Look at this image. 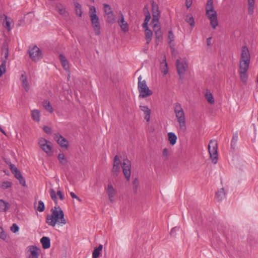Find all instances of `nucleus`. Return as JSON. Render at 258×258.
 <instances>
[{"label":"nucleus","mask_w":258,"mask_h":258,"mask_svg":"<svg viewBox=\"0 0 258 258\" xmlns=\"http://www.w3.org/2000/svg\"><path fill=\"white\" fill-rule=\"evenodd\" d=\"M51 214L47 215L46 217V222L49 225L54 227L56 223L66 224L67 221L64 218L63 211L59 206L55 207L51 209Z\"/></svg>","instance_id":"obj_1"},{"label":"nucleus","mask_w":258,"mask_h":258,"mask_svg":"<svg viewBox=\"0 0 258 258\" xmlns=\"http://www.w3.org/2000/svg\"><path fill=\"white\" fill-rule=\"evenodd\" d=\"M206 15L210 20L212 27L215 29L218 25L217 12L214 10L213 0H208L206 6Z\"/></svg>","instance_id":"obj_2"},{"label":"nucleus","mask_w":258,"mask_h":258,"mask_svg":"<svg viewBox=\"0 0 258 258\" xmlns=\"http://www.w3.org/2000/svg\"><path fill=\"white\" fill-rule=\"evenodd\" d=\"M174 112L177 121L179 124V127L181 130L185 131L186 130L185 118L184 111L180 103H177L174 105Z\"/></svg>","instance_id":"obj_3"},{"label":"nucleus","mask_w":258,"mask_h":258,"mask_svg":"<svg viewBox=\"0 0 258 258\" xmlns=\"http://www.w3.org/2000/svg\"><path fill=\"white\" fill-rule=\"evenodd\" d=\"M142 79L141 76L138 78V88L140 93L139 97L140 98H146L152 95L153 92L147 86L146 81H142Z\"/></svg>","instance_id":"obj_4"},{"label":"nucleus","mask_w":258,"mask_h":258,"mask_svg":"<svg viewBox=\"0 0 258 258\" xmlns=\"http://www.w3.org/2000/svg\"><path fill=\"white\" fill-rule=\"evenodd\" d=\"M218 144L216 140H211L208 145V151L210 158L214 164H216L218 160Z\"/></svg>","instance_id":"obj_5"},{"label":"nucleus","mask_w":258,"mask_h":258,"mask_svg":"<svg viewBox=\"0 0 258 258\" xmlns=\"http://www.w3.org/2000/svg\"><path fill=\"white\" fill-rule=\"evenodd\" d=\"M29 54L30 57L34 61H38L43 57L41 50L36 45L29 47Z\"/></svg>","instance_id":"obj_6"},{"label":"nucleus","mask_w":258,"mask_h":258,"mask_svg":"<svg viewBox=\"0 0 258 258\" xmlns=\"http://www.w3.org/2000/svg\"><path fill=\"white\" fill-rule=\"evenodd\" d=\"M176 65L179 79L182 80L185 71L188 68V64L185 61H180L179 59H177Z\"/></svg>","instance_id":"obj_7"},{"label":"nucleus","mask_w":258,"mask_h":258,"mask_svg":"<svg viewBox=\"0 0 258 258\" xmlns=\"http://www.w3.org/2000/svg\"><path fill=\"white\" fill-rule=\"evenodd\" d=\"M121 167L125 178L127 181H129L131 174V163L127 158L123 160Z\"/></svg>","instance_id":"obj_8"},{"label":"nucleus","mask_w":258,"mask_h":258,"mask_svg":"<svg viewBox=\"0 0 258 258\" xmlns=\"http://www.w3.org/2000/svg\"><path fill=\"white\" fill-rule=\"evenodd\" d=\"M90 20L95 34L98 36L100 34V24L99 17L97 15H93L90 18Z\"/></svg>","instance_id":"obj_9"},{"label":"nucleus","mask_w":258,"mask_h":258,"mask_svg":"<svg viewBox=\"0 0 258 258\" xmlns=\"http://www.w3.org/2000/svg\"><path fill=\"white\" fill-rule=\"evenodd\" d=\"M153 25V29L156 39V43L158 45L159 42H161L162 39V32L160 23L154 24Z\"/></svg>","instance_id":"obj_10"},{"label":"nucleus","mask_w":258,"mask_h":258,"mask_svg":"<svg viewBox=\"0 0 258 258\" xmlns=\"http://www.w3.org/2000/svg\"><path fill=\"white\" fill-rule=\"evenodd\" d=\"M54 135V139L60 147L67 149L69 147V142L59 134H55Z\"/></svg>","instance_id":"obj_11"},{"label":"nucleus","mask_w":258,"mask_h":258,"mask_svg":"<svg viewBox=\"0 0 258 258\" xmlns=\"http://www.w3.org/2000/svg\"><path fill=\"white\" fill-rule=\"evenodd\" d=\"M29 251L30 254L28 258H39V255L41 252V249L35 245H31L29 246Z\"/></svg>","instance_id":"obj_12"},{"label":"nucleus","mask_w":258,"mask_h":258,"mask_svg":"<svg viewBox=\"0 0 258 258\" xmlns=\"http://www.w3.org/2000/svg\"><path fill=\"white\" fill-rule=\"evenodd\" d=\"M250 55L249 50L246 46H242L240 60L250 61Z\"/></svg>","instance_id":"obj_13"},{"label":"nucleus","mask_w":258,"mask_h":258,"mask_svg":"<svg viewBox=\"0 0 258 258\" xmlns=\"http://www.w3.org/2000/svg\"><path fill=\"white\" fill-rule=\"evenodd\" d=\"M107 192L109 200L111 202L114 201L113 198L116 194V191L113 188L111 183H109L107 186Z\"/></svg>","instance_id":"obj_14"},{"label":"nucleus","mask_w":258,"mask_h":258,"mask_svg":"<svg viewBox=\"0 0 258 258\" xmlns=\"http://www.w3.org/2000/svg\"><path fill=\"white\" fill-rule=\"evenodd\" d=\"M140 108L142 111L144 112L145 116L144 118L147 121H149L150 119V114L151 110L147 106H140Z\"/></svg>","instance_id":"obj_15"},{"label":"nucleus","mask_w":258,"mask_h":258,"mask_svg":"<svg viewBox=\"0 0 258 258\" xmlns=\"http://www.w3.org/2000/svg\"><path fill=\"white\" fill-rule=\"evenodd\" d=\"M59 59L63 68L65 70H68L69 69V63L66 56L62 54H60L59 55Z\"/></svg>","instance_id":"obj_16"},{"label":"nucleus","mask_w":258,"mask_h":258,"mask_svg":"<svg viewBox=\"0 0 258 258\" xmlns=\"http://www.w3.org/2000/svg\"><path fill=\"white\" fill-rule=\"evenodd\" d=\"M250 61L240 60L239 71L247 72L248 70Z\"/></svg>","instance_id":"obj_17"},{"label":"nucleus","mask_w":258,"mask_h":258,"mask_svg":"<svg viewBox=\"0 0 258 258\" xmlns=\"http://www.w3.org/2000/svg\"><path fill=\"white\" fill-rule=\"evenodd\" d=\"M40 242L44 249H47L50 247V240L49 237L43 236L41 238Z\"/></svg>","instance_id":"obj_18"},{"label":"nucleus","mask_w":258,"mask_h":258,"mask_svg":"<svg viewBox=\"0 0 258 258\" xmlns=\"http://www.w3.org/2000/svg\"><path fill=\"white\" fill-rule=\"evenodd\" d=\"M44 143H40V145L42 148V149L47 154L50 155L51 154V150L52 148L51 146L48 144L47 141L46 140H44Z\"/></svg>","instance_id":"obj_19"},{"label":"nucleus","mask_w":258,"mask_h":258,"mask_svg":"<svg viewBox=\"0 0 258 258\" xmlns=\"http://www.w3.org/2000/svg\"><path fill=\"white\" fill-rule=\"evenodd\" d=\"M20 80L22 83V85L23 87L25 88V90L26 91H28L29 90V85L27 79V77L25 75V73H24L21 75Z\"/></svg>","instance_id":"obj_20"},{"label":"nucleus","mask_w":258,"mask_h":258,"mask_svg":"<svg viewBox=\"0 0 258 258\" xmlns=\"http://www.w3.org/2000/svg\"><path fill=\"white\" fill-rule=\"evenodd\" d=\"M73 1L75 7L76 14L79 17H81L82 15V6L77 2V0H73Z\"/></svg>","instance_id":"obj_21"},{"label":"nucleus","mask_w":258,"mask_h":258,"mask_svg":"<svg viewBox=\"0 0 258 258\" xmlns=\"http://www.w3.org/2000/svg\"><path fill=\"white\" fill-rule=\"evenodd\" d=\"M168 137L170 145L172 146L174 145L176 143L177 139L176 135L173 133L170 132L168 133Z\"/></svg>","instance_id":"obj_22"},{"label":"nucleus","mask_w":258,"mask_h":258,"mask_svg":"<svg viewBox=\"0 0 258 258\" xmlns=\"http://www.w3.org/2000/svg\"><path fill=\"white\" fill-rule=\"evenodd\" d=\"M2 50L3 53H4L5 58H2V61L3 62V60H6V63L7 62V60L8 59V57L9 56V47L7 43H4L2 47Z\"/></svg>","instance_id":"obj_23"},{"label":"nucleus","mask_w":258,"mask_h":258,"mask_svg":"<svg viewBox=\"0 0 258 258\" xmlns=\"http://www.w3.org/2000/svg\"><path fill=\"white\" fill-rule=\"evenodd\" d=\"M145 39L146 40V43L149 44L151 41L153 33L150 29H146L145 30Z\"/></svg>","instance_id":"obj_24"},{"label":"nucleus","mask_w":258,"mask_h":258,"mask_svg":"<svg viewBox=\"0 0 258 258\" xmlns=\"http://www.w3.org/2000/svg\"><path fill=\"white\" fill-rule=\"evenodd\" d=\"M10 208V204L3 200H0V212H6Z\"/></svg>","instance_id":"obj_25"},{"label":"nucleus","mask_w":258,"mask_h":258,"mask_svg":"<svg viewBox=\"0 0 258 258\" xmlns=\"http://www.w3.org/2000/svg\"><path fill=\"white\" fill-rule=\"evenodd\" d=\"M102 248L103 246L101 244H100L97 247L95 248L93 251L92 257L98 258L100 254Z\"/></svg>","instance_id":"obj_26"},{"label":"nucleus","mask_w":258,"mask_h":258,"mask_svg":"<svg viewBox=\"0 0 258 258\" xmlns=\"http://www.w3.org/2000/svg\"><path fill=\"white\" fill-rule=\"evenodd\" d=\"M120 164L118 163L113 164L112 169V173L114 177L117 176L118 173L120 172Z\"/></svg>","instance_id":"obj_27"},{"label":"nucleus","mask_w":258,"mask_h":258,"mask_svg":"<svg viewBox=\"0 0 258 258\" xmlns=\"http://www.w3.org/2000/svg\"><path fill=\"white\" fill-rule=\"evenodd\" d=\"M56 10L59 13V14L62 16H66L67 13L64 6L60 4L56 5Z\"/></svg>","instance_id":"obj_28"},{"label":"nucleus","mask_w":258,"mask_h":258,"mask_svg":"<svg viewBox=\"0 0 258 258\" xmlns=\"http://www.w3.org/2000/svg\"><path fill=\"white\" fill-rule=\"evenodd\" d=\"M160 15L159 11L152 12L153 19L152 22L153 24L159 23V20Z\"/></svg>","instance_id":"obj_29"},{"label":"nucleus","mask_w":258,"mask_h":258,"mask_svg":"<svg viewBox=\"0 0 258 258\" xmlns=\"http://www.w3.org/2000/svg\"><path fill=\"white\" fill-rule=\"evenodd\" d=\"M217 199L219 201H221L225 197V193L224 188H221L216 194Z\"/></svg>","instance_id":"obj_30"},{"label":"nucleus","mask_w":258,"mask_h":258,"mask_svg":"<svg viewBox=\"0 0 258 258\" xmlns=\"http://www.w3.org/2000/svg\"><path fill=\"white\" fill-rule=\"evenodd\" d=\"M31 116L32 119L37 121H40V112L38 110H34L32 111Z\"/></svg>","instance_id":"obj_31"},{"label":"nucleus","mask_w":258,"mask_h":258,"mask_svg":"<svg viewBox=\"0 0 258 258\" xmlns=\"http://www.w3.org/2000/svg\"><path fill=\"white\" fill-rule=\"evenodd\" d=\"M107 16V19H106V22L112 24L115 23V15L113 13L108 14L106 15Z\"/></svg>","instance_id":"obj_32"},{"label":"nucleus","mask_w":258,"mask_h":258,"mask_svg":"<svg viewBox=\"0 0 258 258\" xmlns=\"http://www.w3.org/2000/svg\"><path fill=\"white\" fill-rule=\"evenodd\" d=\"M43 106L44 107V108L47 110L48 111H49L50 113L53 112V109L52 107V106L50 104V103L49 101L47 100H44L43 102Z\"/></svg>","instance_id":"obj_33"},{"label":"nucleus","mask_w":258,"mask_h":258,"mask_svg":"<svg viewBox=\"0 0 258 258\" xmlns=\"http://www.w3.org/2000/svg\"><path fill=\"white\" fill-rule=\"evenodd\" d=\"M254 0H248V12L249 15L253 14Z\"/></svg>","instance_id":"obj_34"},{"label":"nucleus","mask_w":258,"mask_h":258,"mask_svg":"<svg viewBox=\"0 0 258 258\" xmlns=\"http://www.w3.org/2000/svg\"><path fill=\"white\" fill-rule=\"evenodd\" d=\"M170 151L168 149L164 148L162 151V158L164 161H166L170 156Z\"/></svg>","instance_id":"obj_35"},{"label":"nucleus","mask_w":258,"mask_h":258,"mask_svg":"<svg viewBox=\"0 0 258 258\" xmlns=\"http://www.w3.org/2000/svg\"><path fill=\"white\" fill-rule=\"evenodd\" d=\"M133 191L135 194L138 192V188L139 185V180L138 178H135L133 182Z\"/></svg>","instance_id":"obj_36"},{"label":"nucleus","mask_w":258,"mask_h":258,"mask_svg":"<svg viewBox=\"0 0 258 258\" xmlns=\"http://www.w3.org/2000/svg\"><path fill=\"white\" fill-rule=\"evenodd\" d=\"M246 72H247L239 71L240 80L244 83H246L247 80Z\"/></svg>","instance_id":"obj_37"},{"label":"nucleus","mask_w":258,"mask_h":258,"mask_svg":"<svg viewBox=\"0 0 258 258\" xmlns=\"http://www.w3.org/2000/svg\"><path fill=\"white\" fill-rule=\"evenodd\" d=\"M58 159L60 163L63 165H66L67 163V160L63 153H60L57 156Z\"/></svg>","instance_id":"obj_38"},{"label":"nucleus","mask_w":258,"mask_h":258,"mask_svg":"<svg viewBox=\"0 0 258 258\" xmlns=\"http://www.w3.org/2000/svg\"><path fill=\"white\" fill-rule=\"evenodd\" d=\"M206 98L210 104H212L214 103V99L212 93H211L210 92H206Z\"/></svg>","instance_id":"obj_39"},{"label":"nucleus","mask_w":258,"mask_h":258,"mask_svg":"<svg viewBox=\"0 0 258 258\" xmlns=\"http://www.w3.org/2000/svg\"><path fill=\"white\" fill-rule=\"evenodd\" d=\"M103 11L106 15H107L108 14L113 13L110 6H109V5L106 4H104L103 5Z\"/></svg>","instance_id":"obj_40"},{"label":"nucleus","mask_w":258,"mask_h":258,"mask_svg":"<svg viewBox=\"0 0 258 258\" xmlns=\"http://www.w3.org/2000/svg\"><path fill=\"white\" fill-rule=\"evenodd\" d=\"M50 195L52 200L55 202L56 204H57V198L56 193L54 189L51 188L50 189Z\"/></svg>","instance_id":"obj_41"},{"label":"nucleus","mask_w":258,"mask_h":258,"mask_svg":"<svg viewBox=\"0 0 258 258\" xmlns=\"http://www.w3.org/2000/svg\"><path fill=\"white\" fill-rule=\"evenodd\" d=\"M121 30L125 33L128 31V25L127 22H124L119 25Z\"/></svg>","instance_id":"obj_42"},{"label":"nucleus","mask_w":258,"mask_h":258,"mask_svg":"<svg viewBox=\"0 0 258 258\" xmlns=\"http://www.w3.org/2000/svg\"><path fill=\"white\" fill-rule=\"evenodd\" d=\"M12 184L11 182L8 181H5L2 182L1 184V188L3 189H6L8 188L9 187H11Z\"/></svg>","instance_id":"obj_43"},{"label":"nucleus","mask_w":258,"mask_h":258,"mask_svg":"<svg viewBox=\"0 0 258 258\" xmlns=\"http://www.w3.org/2000/svg\"><path fill=\"white\" fill-rule=\"evenodd\" d=\"M36 209H37V210H38L39 212H43L44 211L45 205L42 201H39L38 202V205Z\"/></svg>","instance_id":"obj_44"},{"label":"nucleus","mask_w":258,"mask_h":258,"mask_svg":"<svg viewBox=\"0 0 258 258\" xmlns=\"http://www.w3.org/2000/svg\"><path fill=\"white\" fill-rule=\"evenodd\" d=\"M237 140H238V135H237V134H235L233 136L232 139L231 140V146L232 148H233V149L235 148Z\"/></svg>","instance_id":"obj_45"},{"label":"nucleus","mask_w":258,"mask_h":258,"mask_svg":"<svg viewBox=\"0 0 258 258\" xmlns=\"http://www.w3.org/2000/svg\"><path fill=\"white\" fill-rule=\"evenodd\" d=\"M6 60H3V62L0 65V76H2L6 72Z\"/></svg>","instance_id":"obj_46"},{"label":"nucleus","mask_w":258,"mask_h":258,"mask_svg":"<svg viewBox=\"0 0 258 258\" xmlns=\"http://www.w3.org/2000/svg\"><path fill=\"white\" fill-rule=\"evenodd\" d=\"M89 14L90 18H91V16H92L94 15H97L96 8L94 6H91L89 8Z\"/></svg>","instance_id":"obj_47"},{"label":"nucleus","mask_w":258,"mask_h":258,"mask_svg":"<svg viewBox=\"0 0 258 258\" xmlns=\"http://www.w3.org/2000/svg\"><path fill=\"white\" fill-rule=\"evenodd\" d=\"M185 21L186 22H187L188 23H189V24L190 25V26L191 27L194 26V25H195V21H194V18L192 16L188 18L187 17L185 19Z\"/></svg>","instance_id":"obj_48"},{"label":"nucleus","mask_w":258,"mask_h":258,"mask_svg":"<svg viewBox=\"0 0 258 258\" xmlns=\"http://www.w3.org/2000/svg\"><path fill=\"white\" fill-rule=\"evenodd\" d=\"M4 16L5 17V20H6V28H7L8 30V31H10L11 28H10V22L9 20H11V19L10 18H9L6 16V15H4Z\"/></svg>","instance_id":"obj_49"},{"label":"nucleus","mask_w":258,"mask_h":258,"mask_svg":"<svg viewBox=\"0 0 258 258\" xmlns=\"http://www.w3.org/2000/svg\"><path fill=\"white\" fill-rule=\"evenodd\" d=\"M152 12L159 11L158 5L154 1L152 3Z\"/></svg>","instance_id":"obj_50"},{"label":"nucleus","mask_w":258,"mask_h":258,"mask_svg":"<svg viewBox=\"0 0 258 258\" xmlns=\"http://www.w3.org/2000/svg\"><path fill=\"white\" fill-rule=\"evenodd\" d=\"M19 229V226L16 223H14L11 227V230L14 233L18 232Z\"/></svg>","instance_id":"obj_51"},{"label":"nucleus","mask_w":258,"mask_h":258,"mask_svg":"<svg viewBox=\"0 0 258 258\" xmlns=\"http://www.w3.org/2000/svg\"><path fill=\"white\" fill-rule=\"evenodd\" d=\"M15 177L16 178H22V174L20 171L17 169V167H15Z\"/></svg>","instance_id":"obj_52"},{"label":"nucleus","mask_w":258,"mask_h":258,"mask_svg":"<svg viewBox=\"0 0 258 258\" xmlns=\"http://www.w3.org/2000/svg\"><path fill=\"white\" fill-rule=\"evenodd\" d=\"M174 34L172 33V31H169L168 32V39L169 40V43L170 44H171V42L172 41H174Z\"/></svg>","instance_id":"obj_53"},{"label":"nucleus","mask_w":258,"mask_h":258,"mask_svg":"<svg viewBox=\"0 0 258 258\" xmlns=\"http://www.w3.org/2000/svg\"><path fill=\"white\" fill-rule=\"evenodd\" d=\"M119 14H120V18L118 19V24H120L121 23L125 22L124 21V16L121 11H119Z\"/></svg>","instance_id":"obj_54"},{"label":"nucleus","mask_w":258,"mask_h":258,"mask_svg":"<svg viewBox=\"0 0 258 258\" xmlns=\"http://www.w3.org/2000/svg\"><path fill=\"white\" fill-rule=\"evenodd\" d=\"M7 237L6 234L4 233V231L2 227H0V238L5 240Z\"/></svg>","instance_id":"obj_55"},{"label":"nucleus","mask_w":258,"mask_h":258,"mask_svg":"<svg viewBox=\"0 0 258 258\" xmlns=\"http://www.w3.org/2000/svg\"><path fill=\"white\" fill-rule=\"evenodd\" d=\"M43 131L47 134H51L52 129L48 126H44L43 127Z\"/></svg>","instance_id":"obj_56"},{"label":"nucleus","mask_w":258,"mask_h":258,"mask_svg":"<svg viewBox=\"0 0 258 258\" xmlns=\"http://www.w3.org/2000/svg\"><path fill=\"white\" fill-rule=\"evenodd\" d=\"M19 180V182H20V183L23 185V186H26V182H25V178L23 177V176L22 175V178H17Z\"/></svg>","instance_id":"obj_57"},{"label":"nucleus","mask_w":258,"mask_h":258,"mask_svg":"<svg viewBox=\"0 0 258 258\" xmlns=\"http://www.w3.org/2000/svg\"><path fill=\"white\" fill-rule=\"evenodd\" d=\"M192 3V0H185V5L187 9H189Z\"/></svg>","instance_id":"obj_58"},{"label":"nucleus","mask_w":258,"mask_h":258,"mask_svg":"<svg viewBox=\"0 0 258 258\" xmlns=\"http://www.w3.org/2000/svg\"><path fill=\"white\" fill-rule=\"evenodd\" d=\"M70 195L71 196V197L73 199H77L78 201H79V202H81V200L76 195V194L73 192H70Z\"/></svg>","instance_id":"obj_59"},{"label":"nucleus","mask_w":258,"mask_h":258,"mask_svg":"<svg viewBox=\"0 0 258 258\" xmlns=\"http://www.w3.org/2000/svg\"><path fill=\"white\" fill-rule=\"evenodd\" d=\"M120 163H121V162L119 160L118 156L117 155L115 156V157L114 158V163L113 164H115V163L120 164Z\"/></svg>","instance_id":"obj_60"},{"label":"nucleus","mask_w":258,"mask_h":258,"mask_svg":"<svg viewBox=\"0 0 258 258\" xmlns=\"http://www.w3.org/2000/svg\"><path fill=\"white\" fill-rule=\"evenodd\" d=\"M57 195L59 197L61 200H63L64 199V196L60 190H58L57 191Z\"/></svg>","instance_id":"obj_61"},{"label":"nucleus","mask_w":258,"mask_h":258,"mask_svg":"<svg viewBox=\"0 0 258 258\" xmlns=\"http://www.w3.org/2000/svg\"><path fill=\"white\" fill-rule=\"evenodd\" d=\"M179 229V227H175L174 228H173L171 230V232H170V234L171 235H174V233Z\"/></svg>","instance_id":"obj_62"},{"label":"nucleus","mask_w":258,"mask_h":258,"mask_svg":"<svg viewBox=\"0 0 258 258\" xmlns=\"http://www.w3.org/2000/svg\"><path fill=\"white\" fill-rule=\"evenodd\" d=\"M151 19V15H146L145 16V19L144 20V22H149L150 20Z\"/></svg>","instance_id":"obj_63"},{"label":"nucleus","mask_w":258,"mask_h":258,"mask_svg":"<svg viewBox=\"0 0 258 258\" xmlns=\"http://www.w3.org/2000/svg\"><path fill=\"white\" fill-rule=\"evenodd\" d=\"M212 37H209L207 39V44L208 46H211L212 45L211 43Z\"/></svg>","instance_id":"obj_64"}]
</instances>
